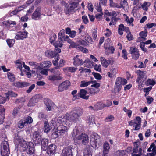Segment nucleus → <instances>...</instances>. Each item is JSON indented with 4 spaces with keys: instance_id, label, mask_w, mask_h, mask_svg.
Wrapping results in <instances>:
<instances>
[{
    "instance_id": "nucleus-1",
    "label": "nucleus",
    "mask_w": 156,
    "mask_h": 156,
    "mask_svg": "<svg viewBox=\"0 0 156 156\" xmlns=\"http://www.w3.org/2000/svg\"><path fill=\"white\" fill-rule=\"evenodd\" d=\"M14 142L16 147L21 151H26L29 154H33L35 151L34 145L31 142H27L20 133H16L14 136Z\"/></svg>"
},
{
    "instance_id": "nucleus-2",
    "label": "nucleus",
    "mask_w": 156,
    "mask_h": 156,
    "mask_svg": "<svg viewBox=\"0 0 156 156\" xmlns=\"http://www.w3.org/2000/svg\"><path fill=\"white\" fill-rule=\"evenodd\" d=\"M64 116L61 117L56 118L53 119L51 122V128H54L55 127L61 125H67L68 122L66 120Z\"/></svg>"
},
{
    "instance_id": "nucleus-3",
    "label": "nucleus",
    "mask_w": 156,
    "mask_h": 156,
    "mask_svg": "<svg viewBox=\"0 0 156 156\" xmlns=\"http://www.w3.org/2000/svg\"><path fill=\"white\" fill-rule=\"evenodd\" d=\"M1 154L2 156H8L10 153L9 146L6 141H2L1 144Z\"/></svg>"
},
{
    "instance_id": "nucleus-4",
    "label": "nucleus",
    "mask_w": 156,
    "mask_h": 156,
    "mask_svg": "<svg viewBox=\"0 0 156 156\" xmlns=\"http://www.w3.org/2000/svg\"><path fill=\"white\" fill-rule=\"evenodd\" d=\"M90 143L91 145L94 146L96 147H98L101 145V140L98 135L94 133L91 136Z\"/></svg>"
},
{
    "instance_id": "nucleus-5",
    "label": "nucleus",
    "mask_w": 156,
    "mask_h": 156,
    "mask_svg": "<svg viewBox=\"0 0 156 156\" xmlns=\"http://www.w3.org/2000/svg\"><path fill=\"white\" fill-rule=\"evenodd\" d=\"M77 115L72 111L69 113H67L64 116V117L68 123L69 122L75 123L78 119L79 118Z\"/></svg>"
},
{
    "instance_id": "nucleus-6",
    "label": "nucleus",
    "mask_w": 156,
    "mask_h": 156,
    "mask_svg": "<svg viewBox=\"0 0 156 156\" xmlns=\"http://www.w3.org/2000/svg\"><path fill=\"white\" fill-rule=\"evenodd\" d=\"M101 64L105 68H107L109 64L112 65L114 62L113 58H110L107 60L105 57H101L100 58Z\"/></svg>"
},
{
    "instance_id": "nucleus-7",
    "label": "nucleus",
    "mask_w": 156,
    "mask_h": 156,
    "mask_svg": "<svg viewBox=\"0 0 156 156\" xmlns=\"http://www.w3.org/2000/svg\"><path fill=\"white\" fill-rule=\"evenodd\" d=\"M33 122L32 119L30 116H28L26 119H23L19 122L18 126L20 128H22L28 124L31 123Z\"/></svg>"
},
{
    "instance_id": "nucleus-8",
    "label": "nucleus",
    "mask_w": 156,
    "mask_h": 156,
    "mask_svg": "<svg viewBox=\"0 0 156 156\" xmlns=\"http://www.w3.org/2000/svg\"><path fill=\"white\" fill-rule=\"evenodd\" d=\"M100 84L99 83H96L95 81H94L93 84L91 85V88L89 89V93L91 95H94L96 94L99 91V87Z\"/></svg>"
},
{
    "instance_id": "nucleus-9",
    "label": "nucleus",
    "mask_w": 156,
    "mask_h": 156,
    "mask_svg": "<svg viewBox=\"0 0 156 156\" xmlns=\"http://www.w3.org/2000/svg\"><path fill=\"white\" fill-rule=\"evenodd\" d=\"M61 52V50L59 48L55 49L54 51H53L51 50L47 51L45 52V55L46 56L50 58H52L55 56H58V53Z\"/></svg>"
},
{
    "instance_id": "nucleus-10",
    "label": "nucleus",
    "mask_w": 156,
    "mask_h": 156,
    "mask_svg": "<svg viewBox=\"0 0 156 156\" xmlns=\"http://www.w3.org/2000/svg\"><path fill=\"white\" fill-rule=\"evenodd\" d=\"M57 73V74L50 75L48 77V79L51 82H54L55 81L60 80L62 79L61 74L59 70L57 71H55Z\"/></svg>"
},
{
    "instance_id": "nucleus-11",
    "label": "nucleus",
    "mask_w": 156,
    "mask_h": 156,
    "mask_svg": "<svg viewBox=\"0 0 156 156\" xmlns=\"http://www.w3.org/2000/svg\"><path fill=\"white\" fill-rule=\"evenodd\" d=\"M129 52L131 54L133 59L136 60L139 58L140 54L138 50L136 48L134 47H130Z\"/></svg>"
},
{
    "instance_id": "nucleus-12",
    "label": "nucleus",
    "mask_w": 156,
    "mask_h": 156,
    "mask_svg": "<svg viewBox=\"0 0 156 156\" xmlns=\"http://www.w3.org/2000/svg\"><path fill=\"white\" fill-rule=\"evenodd\" d=\"M70 123L68 124L67 125L60 124L58 126L56 129V131L55 134H58V133H64L68 129V127H69L70 126Z\"/></svg>"
},
{
    "instance_id": "nucleus-13",
    "label": "nucleus",
    "mask_w": 156,
    "mask_h": 156,
    "mask_svg": "<svg viewBox=\"0 0 156 156\" xmlns=\"http://www.w3.org/2000/svg\"><path fill=\"white\" fill-rule=\"evenodd\" d=\"M73 147L72 145H70L64 149L62 151V156H72V149H73Z\"/></svg>"
},
{
    "instance_id": "nucleus-14",
    "label": "nucleus",
    "mask_w": 156,
    "mask_h": 156,
    "mask_svg": "<svg viewBox=\"0 0 156 156\" xmlns=\"http://www.w3.org/2000/svg\"><path fill=\"white\" fill-rule=\"evenodd\" d=\"M109 104H105L102 102H99L96 103L94 106V110H98L102 109L105 107H109L112 105L111 101H108Z\"/></svg>"
},
{
    "instance_id": "nucleus-15",
    "label": "nucleus",
    "mask_w": 156,
    "mask_h": 156,
    "mask_svg": "<svg viewBox=\"0 0 156 156\" xmlns=\"http://www.w3.org/2000/svg\"><path fill=\"white\" fill-rule=\"evenodd\" d=\"M28 32L27 31H20L16 34L15 39L16 40H23L27 36Z\"/></svg>"
},
{
    "instance_id": "nucleus-16",
    "label": "nucleus",
    "mask_w": 156,
    "mask_h": 156,
    "mask_svg": "<svg viewBox=\"0 0 156 156\" xmlns=\"http://www.w3.org/2000/svg\"><path fill=\"white\" fill-rule=\"evenodd\" d=\"M41 136L38 131H35L33 134V140L35 144H39L41 140Z\"/></svg>"
},
{
    "instance_id": "nucleus-17",
    "label": "nucleus",
    "mask_w": 156,
    "mask_h": 156,
    "mask_svg": "<svg viewBox=\"0 0 156 156\" xmlns=\"http://www.w3.org/2000/svg\"><path fill=\"white\" fill-rule=\"evenodd\" d=\"M44 101L48 111H50L51 108L55 106L53 102L48 98H45Z\"/></svg>"
},
{
    "instance_id": "nucleus-18",
    "label": "nucleus",
    "mask_w": 156,
    "mask_h": 156,
    "mask_svg": "<svg viewBox=\"0 0 156 156\" xmlns=\"http://www.w3.org/2000/svg\"><path fill=\"white\" fill-rule=\"evenodd\" d=\"M78 140L80 141L83 144H87L89 140V138L88 136L85 134H82L78 137Z\"/></svg>"
},
{
    "instance_id": "nucleus-19",
    "label": "nucleus",
    "mask_w": 156,
    "mask_h": 156,
    "mask_svg": "<svg viewBox=\"0 0 156 156\" xmlns=\"http://www.w3.org/2000/svg\"><path fill=\"white\" fill-rule=\"evenodd\" d=\"M41 16V9L40 7H38L33 13L32 18V19L37 20L40 19Z\"/></svg>"
},
{
    "instance_id": "nucleus-20",
    "label": "nucleus",
    "mask_w": 156,
    "mask_h": 156,
    "mask_svg": "<svg viewBox=\"0 0 156 156\" xmlns=\"http://www.w3.org/2000/svg\"><path fill=\"white\" fill-rule=\"evenodd\" d=\"M69 82L68 81H65L58 86V89L59 92H62L68 88L69 86Z\"/></svg>"
},
{
    "instance_id": "nucleus-21",
    "label": "nucleus",
    "mask_w": 156,
    "mask_h": 156,
    "mask_svg": "<svg viewBox=\"0 0 156 156\" xmlns=\"http://www.w3.org/2000/svg\"><path fill=\"white\" fill-rule=\"evenodd\" d=\"M56 147L55 144H51L49 146L47 149V153L50 156H52L56 151Z\"/></svg>"
},
{
    "instance_id": "nucleus-22",
    "label": "nucleus",
    "mask_w": 156,
    "mask_h": 156,
    "mask_svg": "<svg viewBox=\"0 0 156 156\" xmlns=\"http://www.w3.org/2000/svg\"><path fill=\"white\" fill-rule=\"evenodd\" d=\"M79 56L76 55L73 58V65L75 66H81L83 64V61L82 59L79 58Z\"/></svg>"
},
{
    "instance_id": "nucleus-23",
    "label": "nucleus",
    "mask_w": 156,
    "mask_h": 156,
    "mask_svg": "<svg viewBox=\"0 0 156 156\" xmlns=\"http://www.w3.org/2000/svg\"><path fill=\"white\" fill-rule=\"evenodd\" d=\"M122 78L121 77H117L116 80L115 88V89H117L118 91L120 90L122 86Z\"/></svg>"
},
{
    "instance_id": "nucleus-24",
    "label": "nucleus",
    "mask_w": 156,
    "mask_h": 156,
    "mask_svg": "<svg viewBox=\"0 0 156 156\" xmlns=\"http://www.w3.org/2000/svg\"><path fill=\"white\" fill-rule=\"evenodd\" d=\"M22 112L21 107L20 106L15 108L13 111L12 115L14 117L19 116Z\"/></svg>"
},
{
    "instance_id": "nucleus-25",
    "label": "nucleus",
    "mask_w": 156,
    "mask_h": 156,
    "mask_svg": "<svg viewBox=\"0 0 156 156\" xmlns=\"http://www.w3.org/2000/svg\"><path fill=\"white\" fill-rule=\"evenodd\" d=\"M104 48L105 49V54L106 55H108L110 54L114 53L115 48L113 46H110L108 47L105 45Z\"/></svg>"
},
{
    "instance_id": "nucleus-26",
    "label": "nucleus",
    "mask_w": 156,
    "mask_h": 156,
    "mask_svg": "<svg viewBox=\"0 0 156 156\" xmlns=\"http://www.w3.org/2000/svg\"><path fill=\"white\" fill-rule=\"evenodd\" d=\"M5 109L3 106H0V124L4 122L5 118L4 112Z\"/></svg>"
},
{
    "instance_id": "nucleus-27",
    "label": "nucleus",
    "mask_w": 156,
    "mask_h": 156,
    "mask_svg": "<svg viewBox=\"0 0 156 156\" xmlns=\"http://www.w3.org/2000/svg\"><path fill=\"white\" fill-rule=\"evenodd\" d=\"M62 3L65 5L64 12L67 15L70 13H73L69 5H67L66 2L63 1H62Z\"/></svg>"
},
{
    "instance_id": "nucleus-28",
    "label": "nucleus",
    "mask_w": 156,
    "mask_h": 156,
    "mask_svg": "<svg viewBox=\"0 0 156 156\" xmlns=\"http://www.w3.org/2000/svg\"><path fill=\"white\" fill-rule=\"evenodd\" d=\"M109 148L110 147L109 143L107 142H105L103 145V156H106V154L109 151Z\"/></svg>"
},
{
    "instance_id": "nucleus-29",
    "label": "nucleus",
    "mask_w": 156,
    "mask_h": 156,
    "mask_svg": "<svg viewBox=\"0 0 156 156\" xmlns=\"http://www.w3.org/2000/svg\"><path fill=\"white\" fill-rule=\"evenodd\" d=\"M87 91L84 89H81L80 90L79 94L80 97L83 98L87 100L89 98V96H86Z\"/></svg>"
},
{
    "instance_id": "nucleus-30",
    "label": "nucleus",
    "mask_w": 156,
    "mask_h": 156,
    "mask_svg": "<svg viewBox=\"0 0 156 156\" xmlns=\"http://www.w3.org/2000/svg\"><path fill=\"white\" fill-rule=\"evenodd\" d=\"M72 112L75 113L78 118L82 115L83 113V109L80 108H74Z\"/></svg>"
},
{
    "instance_id": "nucleus-31",
    "label": "nucleus",
    "mask_w": 156,
    "mask_h": 156,
    "mask_svg": "<svg viewBox=\"0 0 156 156\" xmlns=\"http://www.w3.org/2000/svg\"><path fill=\"white\" fill-rule=\"evenodd\" d=\"M41 141V149L43 150H45L46 149L48 145V140L47 139L44 138L42 139Z\"/></svg>"
},
{
    "instance_id": "nucleus-32",
    "label": "nucleus",
    "mask_w": 156,
    "mask_h": 156,
    "mask_svg": "<svg viewBox=\"0 0 156 156\" xmlns=\"http://www.w3.org/2000/svg\"><path fill=\"white\" fill-rule=\"evenodd\" d=\"M133 5H135L133 10L136 11L141 8V3L139 2V0H134Z\"/></svg>"
},
{
    "instance_id": "nucleus-33",
    "label": "nucleus",
    "mask_w": 156,
    "mask_h": 156,
    "mask_svg": "<svg viewBox=\"0 0 156 156\" xmlns=\"http://www.w3.org/2000/svg\"><path fill=\"white\" fill-rule=\"evenodd\" d=\"M39 96V95L32 97L30 100L28 104L29 106H34L35 105V103L37 102V100L36 99L37 98H38Z\"/></svg>"
},
{
    "instance_id": "nucleus-34",
    "label": "nucleus",
    "mask_w": 156,
    "mask_h": 156,
    "mask_svg": "<svg viewBox=\"0 0 156 156\" xmlns=\"http://www.w3.org/2000/svg\"><path fill=\"white\" fill-rule=\"evenodd\" d=\"M94 81H87L86 80H83L81 81L80 87H86L91 84H93Z\"/></svg>"
},
{
    "instance_id": "nucleus-35",
    "label": "nucleus",
    "mask_w": 156,
    "mask_h": 156,
    "mask_svg": "<svg viewBox=\"0 0 156 156\" xmlns=\"http://www.w3.org/2000/svg\"><path fill=\"white\" fill-rule=\"evenodd\" d=\"M85 66L89 68H92L93 66V62L90 61L89 59L87 58L84 62Z\"/></svg>"
},
{
    "instance_id": "nucleus-36",
    "label": "nucleus",
    "mask_w": 156,
    "mask_h": 156,
    "mask_svg": "<svg viewBox=\"0 0 156 156\" xmlns=\"http://www.w3.org/2000/svg\"><path fill=\"white\" fill-rule=\"evenodd\" d=\"M86 122L89 125H90L95 123V118L94 116L92 115L88 116L86 119Z\"/></svg>"
},
{
    "instance_id": "nucleus-37",
    "label": "nucleus",
    "mask_w": 156,
    "mask_h": 156,
    "mask_svg": "<svg viewBox=\"0 0 156 156\" xmlns=\"http://www.w3.org/2000/svg\"><path fill=\"white\" fill-rule=\"evenodd\" d=\"M51 65V63L49 61H44L41 64V67L42 68H49Z\"/></svg>"
},
{
    "instance_id": "nucleus-38",
    "label": "nucleus",
    "mask_w": 156,
    "mask_h": 156,
    "mask_svg": "<svg viewBox=\"0 0 156 156\" xmlns=\"http://www.w3.org/2000/svg\"><path fill=\"white\" fill-rule=\"evenodd\" d=\"M128 5L127 2L125 0H121L120 5L116 4L115 7L120 8H124Z\"/></svg>"
},
{
    "instance_id": "nucleus-39",
    "label": "nucleus",
    "mask_w": 156,
    "mask_h": 156,
    "mask_svg": "<svg viewBox=\"0 0 156 156\" xmlns=\"http://www.w3.org/2000/svg\"><path fill=\"white\" fill-rule=\"evenodd\" d=\"M77 69V68L74 67H67L63 68L64 71L70 72H74Z\"/></svg>"
},
{
    "instance_id": "nucleus-40",
    "label": "nucleus",
    "mask_w": 156,
    "mask_h": 156,
    "mask_svg": "<svg viewBox=\"0 0 156 156\" xmlns=\"http://www.w3.org/2000/svg\"><path fill=\"white\" fill-rule=\"evenodd\" d=\"M51 129V127L48 122L45 121L44 124V130L45 132L48 133Z\"/></svg>"
},
{
    "instance_id": "nucleus-41",
    "label": "nucleus",
    "mask_w": 156,
    "mask_h": 156,
    "mask_svg": "<svg viewBox=\"0 0 156 156\" xmlns=\"http://www.w3.org/2000/svg\"><path fill=\"white\" fill-rule=\"evenodd\" d=\"M29 65L31 66L34 69H37V70L38 69H40V66H39L38 63L36 62L33 61L29 62Z\"/></svg>"
},
{
    "instance_id": "nucleus-42",
    "label": "nucleus",
    "mask_w": 156,
    "mask_h": 156,
    "mask_svg": "<svg viewBox=\"0 0 156 156\" xmlns=\"http://www.w3.org/2000/svg\"><path fill=\"white\" fill-rule=\"evenodd\" d=\"M78 5V3L77 2H72L69 5L73 13L75 12V9L77 7Z\"/></svg>"
},
{
    "instance_id": "nucleus-43",
    "label": "nucleus",
    "mask_w": 156,
    "mask_h": 156,
    "mask_svg": "<svg viewBox=\"0 0 156 156\" xmlns=\"http://www.w3.org/2000/svg\"><path fill=\"white\" fill-rule=\"evenodd\" d=\"M83 156H92L91 151L89 148H86L84 150Z\"/></svg>"
},
{
    "instance_id": "nucleus-44",
    "label": "nucleus",
    "mask_w": 156,
    "mask_h": 156,
    "mask_svg": "<svg viewBox=\"0 0 156 156\" xmlns=\"http://www.w3.org/2000/svg\"><path fill=\"white\" fill-rule=\"evenodd\" d=\"M150 2H145L142 5H141V7L144 10L147 11L148 7L150 6Z\"/></svg>"
},
{
    "instance_id": "nucleus-45",
    "label": "nucleus",
    "mask_w": 156,
    "mask_h": 156,
    "mask_svg": "<svg viewBox=\"0 0 156 156\" xmlns=\"http://www.w3.org/2000/svg\"><path fill=\"white\" fill-rule=\"evenodd\" d=\"M124 16H126L125 21L128 23L130 25L131 24L132 26H133V24H132V22L134 21V19L133 17H131L129 18V17L127 16L126 14H124Z\"/></svg>"
},
{
    "instance_id": "nucleus-46",
    "label": "nucleus",
    "mask_w": 156,
    "mask_h": 156,
    "mask_svg": "<svg viewBox=\"0 0 156 156\" xmlns=\"http://www.w3.org/2000/svg\"><path fill=\"white\" fill-rule=\"evenodd\" d=\"M4 24L6 26H9L12 25H16V23L15 21H12L10 20H9L4 21Z\"/></svg>"
},
{
    "instance_id": "nucleus-47",
    "label": "nucleus",
    "mask_w": 156,
    "mask_h": 156,
    "mask_svg": "<svg viewBox=\"0 0 156 156\" xmlns=\"http://www.w3.org/2000/svg\"><path fill=\"white\" fill-rule=\"evenodd\" d=\"M7 43L10 48L13 47L15 43V41L14 39H7L6 40Z\"/></svg>"
},
{
    "instance_id": "nucleus-48",
    "label": "nucleus",
    "mask_w": 156,
    "mask_h": 156,
    "mask_svg": "<svg viewBox=\"0 0 156 156\" xmlns=\"http://www.w3.org/2000/svg\"><path fill=\"white\" fill-rule=\"evenodd\" d=\"M64 36V30H61L58 34V37L59 39L61 41H63V39Z\"/></svg>"
},
{
    "instance_id": "nucleus-49",
    "label": "nucleus",
    "mask_w": 156,
    "mask_h": 156,
    "mask_svg": "<svg viewBox=\"0 0 156 156\" xmlns=\"http://www.w3.org/2000/svg\"><path fill=\"white\" fill-rule=\"evenodd\" d=\"M147 85H154L156 83V81H154L153 79H148L146 82Z\"/></svg>"
},
{
    "instance_id": "nucleus-50",
    "label": "nucleus",
    "mask_w": 156,
    "mask_h": 156,
    "mask_svg": "<svg viewBox=\"0 0 156 156\" xmlns=\"http://www.w3.org/2000/svg\"><path fill=\"white\" fill-rule=\"evenodd\" d=\"M40 69H38L37 71L40 72L41 74L45 75H48V71L47 70L43 69L40 66Z\"/></svg>"
},
{
    "instance_id": "nucleus-51",
    "label": "nucleus",
    "mask_w": 156,
    "mask_h": 156,
    "mask_svg": "<svg viewBox=\"0 0 156 156\" xmlns=\"http://www.w3.org/2000/svg\"><path fill=\"white\" fill-rule=\"evenodd\" d=\"M6 97H4L0 95V104L5 103L7 100L9 99V98L8 96H6Z\"/></svg>"
},
{
    "instance_id": "nucleus-52",
    "label": "nucleus",
    "mask_w": 156,
    "mask_h": 156,
    "mask_svg": "<svg viewBox=\"0 0 156 156\" xmlns=\"http://www.w3.org/2000/svg\"><path fill=\"white\" fill-rule=\"evenodd\" d=\"M137 73L138 76L142 78H143L145 75L146 74V71H142L140 70L137 71Z\"/></svg>"
},
{
    "instance_id": "nucleus-53",
    "label": "nucleus",
    "mask_w": 156,
    "mask_h": 156,
    "mask_svg": "<svg viewBox=\"0 0 156 156\" xmlns=\"http://www.w3.org/2000/svg\"><path fill=\"white\" fill-rule=\"evenodd\" d=\"M76 48L78 50H80L83 53H87L88 51L87 49L79 45L77 46Z\"/></svg>"
},
{
    "instance_id": "nucleus-54",
    "label": "nucleus",
    "mask_w": 156,
    "mask_h": 156,
    "mask_svg": "<svg viewBox=\"0 0 156 156\" xmlns=\"http://www.w3.org/2000/svg\"><path fill=\"white\" fill-rule=\"evenodd\" d=\"M8 78L10 81H14L15 80V76L12 73H9L8 74Z\"/></svg>"
},
{
    "instance_id": "nucleus-55",
    "label": "nucleus",
    "mask_w": 156,
    "mask_h": 156,
    "mask_svg": "<svg viewBox=\"0 0 156 156\" xmlns=\"http://www.w3.org/2000/svg\"><path fill=\"white\" fill-rule=\"evenodd\" d=\"M139 35L142 38L145 40V37L147 36V31H142L140 32Z\"/></svg>"
},
{
    "instance_id": "nucleus-56",
    "label": "nucleus",
    "mask_w": 156,
    "mask_h": 156,
    "mask_svg": "<svg viewBox=\"0 0 156 156\" xmlns=\"http://www.w3.org/2000/svg\"><path fill=\"white\" fill-rule=\"evenodd\" d=\"M79 133V131L77 128H75L74 129L72 133L73 137V138H75L76 136Z\"/></svg>"
},
{
    "instance_id": "nucleus-57",
    "label": "nucleus",
    "mask_w": 156,
    "mask_h": 156,
    "mask_svg": "<svg viewBox=\"0 0 156 156\" xmlns=\"http://www.w3.org/2000/svg\"><path fill=\"white\" fill-rule=\"evenodd\" d=\"M85 39L87 42L91 44L93 42L90 36L87 34H86L85 37Z\"/></svg>"
},
{
    "instance_id": "nucleus-58",
    "label": "nucleus",
    "mask_w": 156,
    "mask_h": 156,
    "mask_svg": "<svg viewBox=\"0 0 156 156\" xmlns=\"http://www.w3.org/2000/svg\"><path fill=\"white\" fill-rule=\"evenodd\" d=\"M133 121L135 124H141V119L140 117L137 116L134 119Z\"/></svg>"
},
{
    "instance_id": "nucleus-59",
    "label": "nucleus",
    "mask_w": 156,
    "mask_h": 156,
    "mask_svg": "<svg viewBox=\"0 0 156 156\" xmlns=\"http://www.w3.org/2000/svg\"><path fill=\"white\" fill-rule=\"evenodd\" d=\"M24 8V6H22L20 7L18 9H16L15 10L12 12L11 13L12 14H11V15H16L18 12L22 10L23 8Z\"/></svg>"
},
{
    "instance_id": "nucleus-60",
    "label": "nucleus",
    "mask_w": 156,
    "mask_h": 156,
    "mask_svg": "<svg viewBox=\"0 0 156 156\" xmlns=\"http://www.w3.org/2000/svg\"><path fill=\"white\" fill-rule=\"evenodd\" d=\"M53 44L55 47V49H57V48H58V47H61L62 46V43H60L58 41H56L54 42Z\"/></svg>"
},
{
    "instance_id": "nucleus-61",
    "label": "nucleus",
    "mask_w": 156,
    "mask_h": 156,
    "mask_svg": "<svg viewBox=\"0 0 156 156\" xmlns=\"http://www.w3.org/2000/svg\"><path fill=\"white\" fill-rule=\"evenodd\" d=\"M17 94L13 92L9 91L7 93L6 96H8L9 97V96L12 97H16L17 96Z\"/></svg>"
},
{
    "instance_id": "nucleus-62",
    "label": "nucleus",
    "mask_w": 156,
    "mask_h": 156,
    "mask_svg": "<svg viewBox=\"0 0 156 156\" xmlns=\"http://www.w3.org/2000/svg\"><path fill=\"white\" fill-rule=\"evenodd\" d=\"M16 85L18 87H23L27 86V83L26 82H18L16 83Z\"/></svg>"
},
{
    "instance_id": "nucleus-63",
    "label": "nucleus",
    "mask_w": 156,
    "mask_h": 156,
    "mask_svg": "<svg viewBox=\"0 0 156 156\" xmlns=\"http://www.w3.org/2000/svg\"><path fill=\"white\" fill-rule=\"evenodd\" d=\"M122 57L125 59H127V53L125 49H123L122 51Z\"/></svg>"
},
{
    "instance_id": "nucleus-64",
    "label": "nucleus",
    "mask_w": 156,
    "mask_h": 156,
    "mask_svg": "<svg viewBox=\"0 0 156 156\" xmlns=\"http://www.w3.org/2000/svg\"><path fill=\"white\" fill-rule=\"evenodd\" d=\"M94 69L97 71H98L99 72L101 71V65L100 64H96L94 66Z\"/></svg>"
}]
</instances>
